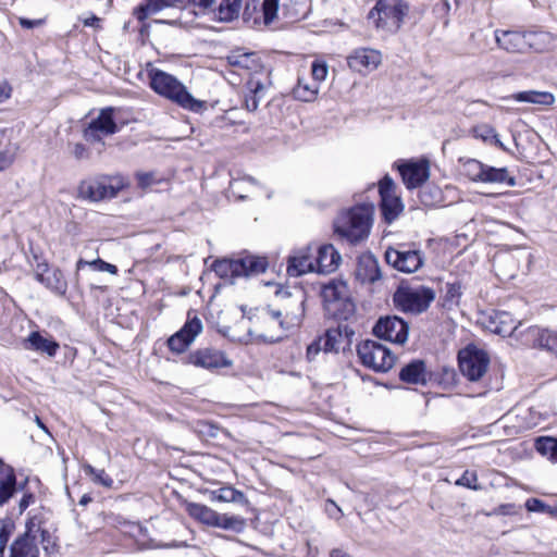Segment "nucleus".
Wrapping results in <instances>:
<instances>
[{
	"label": "nucleus",
	"instance_id": "32",
	"mask_svg": "<svg viewBox=\"0 0 557 557\" xmlns=\"http://www.w3.org/2000/svg\"><path fill=\"white\" fill-rule=\"evenodd\" d=\"M429 383L443 388H450L457 384V373L453 367L443 366L436 370H430Z\"/></svg>",
	"mask_w": 557,
	"mask_h": 557
},
{
	"label": "nucleus",
	"instance_id": "7",
	"mask_svg": "<svg viewBox=\"0 0 557 557\" xmlns=\"http://www.w3.org/2000/svg\"><path fill=\"white\" fill-rule=\"evenodd\" d=\"M385 262L403 273H414L424 264V253L416 248L414 243H401L388 246L384 252Z\"/></svg>",
	"mask_w": 557,
	"mask_h": 557
},
{
	"label": "nucleus",
	"instance_id": "36",
	"mask_svg": "<svg viewBox=\"0 0 557 557\" xmlns=\"http://www.w3.org/2000/svg\"><path fill=\"white\" fill-rule=\"evenodd\" d=\"M535 450L552 462H557V437L539 436L534 440Z\"/></svg>",
	"mask_w": 557,
	"mask_h": 557
},
{
	"label": "nucleus",
	"instance_id": "21",
	"mask_svg": "<svg viewBox=\"0 0 557 557\" xmlns=\"http://www.w3.org/2000/svg\"><path fill=\"white\" fill-rule=\"evenodd\" d=\"M347 284L341 278H331L327 283L321 284L320 297L322 299L324 311L329 305H335L344 298Z\"/></svg>",
	"mask_w": 557,
	"mask_h": 557
},
{
	"label": "nucleus",
	"instance_id": "60",
	"mask_svg": "<svg viewBox=\"0 0 557 557\" xmlns=\"http://www.w3.org/2000/svg\"><path fill=\"white\" fill-rule=\"evenodd\" d=\"M329 74L326 62L320 58H315V81H324Z\"/></svg>",
	"mask_w": 557,
	"mask_h": 557
},
{
	"label": "nucleus",
	"instance_id": "38",
	"mask_svg": "<svg viewBox=\"0 0 557 557\" xmlns=\"http://www.w3.org/2000/svg\"><path fill=\"white\" fill-rule=\"evenodd\" d=\"M215 528L242 533L246 529V519L240 516L219 513Z\"/></svg>",
	"mask_w": 557,
	"mask_h": 557
},
{
	"label": "nucleus",
	"instance_id": "57",
	"mask_svg": "<svg viewBox=\"0 0 557 557\" xmlns=\"http://www.w3.org/2000/svg\"><path fill=\"white\" fill-rule=\"evenodd\" d=\"M294 97L300 101H311L313 97V90L309 85H301L300 83L293 90Z\"/></svg>",
	"mask_w": 557,
	"mask_h": 557
},
{
	"label": "nucleus",
	"instance_id": "28",
	"mask_svg": "<svg viewBox=\"0 0 557 557\" xmlns=\"http://www.w3.org/2000/svg\"><path fill=\"white\" fill-rule=\"evenodd\" d=\"M418 198L420 203L426 208L443 206L445 200L441 187L434 183H424L419 187Z\"/></svg>",
	"mask_w": 557,
	"mask_h": 557
},
{
	"label": "nucleus",
	"instance_id": "43",
	"mask_svg": "<svg viewBox=\"0 0 557 557\" xmlns=\"http://www.w3.org/2000/svg\"><path fill=\"white\" fill-rule=\"evenodd\" d=\"M83 470L85 474L89 475L95 484L104 486L107 488H111L113 485L112 478L106 473L103 469H96L89 463L83 465Z\"/></svg>",
	"mask_w": 557,
	"mask_h": 557
},
{
	"label": "nucleus",
	"instance_id": "9",
	"mask_svg": "<svg viewBox=\"0 0 557 557\" xmlns=\"http://www.w3.org/2000/svg\"><path fill=\"white\" fill-rule=\"evenodd\" d=\"M457 360L461 374L470 382L480 381L491 361L488 352L472 343L458 351Z\"/></svg>",
	"mask_w": 557,
	"mask_h": 557
},
{
	"label": "nucleus",
	"instance_id": "42",
	"mask_svg": "<svg viewBox=\"0 0 557 557\" xmlns=\"http://www.w3.org/2000/svg\"><path fill=\"white\" fill-rule=\"evenodd\" d=\"M475 136L481 138L483 141L496 146L505 152H509V149L499 139L496 129L487 124H484L475 128Z\"/></svg>",
	"mask_w": 557,
	"mask_h": 557
},
{
	"label": "nucleus",
	"instance_id": "51",
	"mask_svg": "<svg viewBox=\"0 0 557 557\" xmlns=\"http://www.w3.org/2000/svg\"><path fill=\"white\" fill-rule=\"evenodd\" d=\"M520 510L521 507L517 506L516 504H500L499 506L495 507L492 511L486 512V516H513L518 515Z\"/></svg>",
	"mask_w": 557,
	"mask_h": 557
},
{
	"label": "nucleus",
	"instance_id": "41",
	"mask_svg": "<svg viewBox=\"0 0 557 557\" xmlns=\"http://www.w3.org/2000/svg\"><path fill=\"white\" fill-rule=\"evenodd\" d=\"M249 85V94L245 96V107L248 111L253 112L258 109L261 94L264 90V86L261 82L250 81Z\"/></svg>",
	"mask_w": 557,
	"mask_h": 557
},
{
	"label": "nucleus",
	"instance_id": "26",
	"mask_svg": "<svg viewBox=\"0 0 557 557\" xmlns=\"http://www.w3.org/2000/svg\"><path fill=\"white\" fill-rule=\"evenodd\" d=\"M404 202L400 196L397 195L384 197L379 201V210L382 221L388 225L398 219L400 213L404 211Z\"/></svg>",
	"mask_w": 557,
	"mask_h": 557
},
{
	"label": "nucleus",
	"instance_id": "27",
	"mask_svg": "<svg viewBox=\"0 0 557 557\" xmlns=\"http://www.w3.org/2000/svg\"><path fill=\"white\" fill-rule=\"evenodd\" d=\"M355 314L356 304L350 297H344L337 304L329 305V308L325 311V315L342 324H344L343 322H348L350 319L355 318Z\"/></svg>",
	"mask_w": 557,
	"mask_h": 557
},
{
	"label": "nucleus",
	"instance_id": "61",
	"mask_svg": "<svg viewBox=\"0 0 557 557\" xmlns=\"http://www.w3.org/2000/svg\"><path fill=\"white\" fill-rule=\"evenodd\" d=\"M71 153L76 160L87 159L89 153L84 144L77 143L72 146Z\"/></svg>",
	"mask_w": 557,
	"mask_h": 557
},
{
	"label": "nucleus",
	"instance_id": "58",
	"mask_svg": "<svg viewBox=\"0 0 557 557\" xmlns=\"http://www.w3.org/2000/svg\"><path fill=\"white\" fill-rule=\"evenodd\" d=\"M319 26L321 28L315 30V35H318L320 33L332 32L333 27L348 28V25L345 24L344 22H342L338 18H335V20H324V21L321 22V24Z\"/></svg>",
	"mask_w": 557,
	"mask_h": 557
},
{
	"label": "nucleus",
	"instance_id": "30",
	"mask_svg": "<svg viewBox=\"0 0 557 557\" xmlns=\"http://www.w3.org/2000/svg\"><path fill=\"white\" fill-rule=\"evenodd\" d=\"M481 183L490 184H506L507 186L513 187L517 184L516 177L509 175L507 168H495L492 165H484L482 172Z\"/></svg>",
	"mask_w": 557,
	"mask_h": 557
},
{
	"label": "nucleus",
	"instance_id": "4",
	"mask_svg": "<svg viewBox=\"0 0 557 557\" xmlns=\"http://www.w3.org/2000/svg\"><path fill=\"white\" fill-rule=\"evenodd\" d=\"M435 296V290L431 287L423 285L412 287L403 281L393 294V304L404 313L420 314L429 309Z\"/></svg>",
	"mask_w": 557,
	"mask_h": 557
},
{
	"label": "nucleus",
	"instance_id": "3",
	"mask_svg": "<svg viewBox=\"0 0 557 557\" xmlns=\"http://www.w3.org/2000/svg\"><path fill=\"white\" fill-rule=\"evenodd\" d=\"M409 11L410 4L407 0H375L367 20L374 29L394 35L403 28Z\"/></svg>",
	"mask_w": 557,
	"mask_h": 557
},
{
	"label": "nucleus",
	"instance_id": "13",
	"mask_svg": "<svg viewBox=\"0 0 557 557\" xmlns=\"http://www.w3.org/2000/svg\"><path fill=\"white\" fill-rule=\"evenodd\" d=\"M202 331V322L198 317L189 318L183 327L168 339V347L172 352L183 354L193 344Z\"/></svg>",
	"mask_w": 557,
	"mask_h": 557
},
{
	"label": "nucleus",
	"instance_id": "14",
	"mask_svg": "<svg viewBox=\"0 0 557 557\" xmlns=\"http://www.w3.org/2000/svg\"><path fill=\"white\" fill-rule=\"evenodd\" d=\"M382 61L381 52L371 48H358L347 58L348 66L358 73L374 71Z\"/></svg>",
	"mask_w": 557,
	"mask_h": 557
},
{
	"label": "nucleus",
	"instance_id": "56",
	"mask_svg": "<svg viewBox=\"0 0 557 557\" xmlns=\"http://www.w3.org/2000/svg\"><path fill=\"white\" fill-rule=\"evenodd\" d=\"M324 511L329 518L339 520L343 517L341 507L332 499H326L324 503Z\"/></svg>",
	"mask_w": 557,
	"mask_h": 557
},
{
	"label": "nucleus",
	"instance_id": "29",
	"mask_svg": "<svg viewBox=\"0 0 557 557\" xmlns=\"http://www.w3.org/2000/svg\"><path fill=\"white\" fill-rule=\"evenodd\" d=\"M239 276L262 274L269 267L265 257L246 256L237 259Z\"/></svg>",
	"mask_w": 557,
	"mask_h": 557
},
{
	"label": "nucleus",
	"instance_id": "22",
	"mask_svg": "<svg viewBox=\"0 0 557 557\" xmlns=\"http://www.w3.org/2000/svg\"><path fill=\"white\" fill-rule=\"evenodd\" d=\"M14 468L10 465L0 468V507L7 504L17 492Z\"/></svg>",
	"mask_w": 557,
	"mask_h": 557
},
{
	"label": "nucleus",
	"instance_id": "33",
	"mask_svg": "<svg viewBox=\"0 0 557 557\" xmlns=\"http://www.w3.org/2000/svg\"><path fill=\"white\" fill-rule=\"evenodd\" d=\"M46 288L58 296H64L67 290V282L59 268L51 269L40 282Z\"/></svg>",
	"mask_w": 557,
	"mask_h": 557
},
{
	"label": "nucleus",
	"instance_id": "62",
	"mask_svg": "<svg viewBox=\"0 0 557 557\" xmlns=\"http://www.w3.org/2000/svg\"><path fill=\"white\" fill-rule=\"evenodd\" d=\"M533 90H523L518 91L509 96V99H512L517 102H527L532 103Z\"/></svg>",
	"mask_w": 557,
	"mask_h": 557
},
{
	"label": "nucleus",
	"instance_id": "6",
	"mask_svg": "<svg viewBox=\"0 0 557 557\" xmlns=\"http://www.w3.org/2000/svg\"><path fill=\"white\" fill-rule=\"evenodd\" d=\"M356 350L361 364L374 372H388L397 360V357L387 346L373 339L360 342Z\"/></svg>",
	"mask_w": 557,
	"mask_h": 557
},
{
	"label": "nucleus",
	"instance_id": "12",
	"mask_svg": "<svg viewBox=\"0 0 557 557\" xmlns=\"http://www.w3.org/2000/svg\"><path fill=\"white\" fill-rule=\"evenodd\" d=\"M114 109L109 107L101 109L98 116L90 121L84 129V138L89 143H102L103 136H110L119 132V126L113 117Z\"/></svg>",
	"mask_w": 557,
	"mask_h": 557
},
{
	"label": "nucleus",
	"instance_id": "18",
	"mask_svg": "<svg viewBox=\"0 0 557 557\" xmlns=\"http://www.w3.org/2000/svg\"><path fill=\"white\" fill-rule=\"evenodd\" d=\"M429 374L425 360L414 358L400 368L398 377L405 384L425 386L429 383Z\"/></svg>",
	"mask_w": 557,
	"mask_h": 557
},
{
	"label": "nucleus",
	"instance_id": "34",
	"mask_svg": "<svg viewBox=\"0 0 557 557\" xmlns=\"http://www.w3.org/2000/svg\"><path fill=\"white\" fill-rule=\"evenodd\" d=\"M187 511L190 517L195 518L201 523L215 528L219 512H216L212 508L202 504L191 503L187 506Z\"/></svg>",
	"mask_w": 557,
	"mask_h": 557
},
{
	"label": "nucleus",
	"instance_id": "46",
	"mask_svg": "<svg viewBox=\"0 0 557 557\" xmlns=\"http://www.w3.org/2000/svg\"><path fill=\"white\" fill-rule=\"evenodd\" d=\"M253 53H232L227 57V62L233 67L251 70L255 66Z\"/></svg>",
	"mask_w": 557,
	"mask_h": 557
},
{
	"label": "nucleus",
	"instance_id": "39",
	"mask_svg": "<svg viewBox=\"0 0 557 557\" xmlns=\"http://www.w3.org/2000/svg\"><path fill=\"white\" fill-rule=\"evenodd\" d=\"M242 0H221L216 16L222 22H231L238 17Z\"/></svg>",
	"mask_w": 557,
	"mask_h": 557
},
{
	"label": "nucleus",
	"instance_id": "1",
	"mask_svg": "<svg viewBox=\"0 0 557 557\" xmlns=\"http://www.w3.org/2000/svg\"><path fill=\"white\" fill-rule=\"evenodd\" d=\"M374 205L371 202L356 203L342 209L333 220V232L342 240L356 246L364 242L373 225Z\"/></svg>",
	"mask_w": 557,
	"mask_h": 557
},
{
	"label": "nucleus",
	"instance_id": "59",
	"mask_svg": "<svg viewBox=\"0 0 557 557\" xmlns=\"http://www.w3.org/2000/svg\"><path fill=\"white\" fill-rule=\"evenodd\" d=\"M34 267V275L37 282H41L47 273H50L51 268L46 260L38 261Z\"/></svg>",
	"mask_w": 557,
	"mask_h": 557
},
{
	"label": "nucleus",
	"instance_id": "63",
	"mask_svg": "<svg viewBox=\"0 0 557 557\" xmlns=\"http://www.w3.org/2000/svg\"><path fill=\"white\" fill-rule=\"evenodd\" d=\"M138 185L141 188H146L153 183V174L152 173H137L136 174Z\"/></svg>",
	"mask_w": 557,
	"mask_h": 557
},
{
	"label": "nucleus",
	"instance_id": "15",
	"mask_svg": "<svg viewBox=\"0 0 557 557\" xmlns=\"http://www.w3.org/2000/svg\"><path fill=\"white\" fill-rule=\"evenodd\" d=\"M33 520L26 523L25 533L17 536L9 547V557H39L38 537L33 533Z\"/></svg>",
	"mask_w": 557,
	"mask_h": 557
},
{
	"label": "nucleus",
	"instance_id": "45",
	"mask_svg": "<svg viewBox=\"0 0 557 557\" xmlns=\"http://www.w3.org/2000/svg\"><path fill=\"white\" fill-rule=\"evenodd\" d=\"M85 265L90 267L91 269L100 272H108L110 274H116L117 268L116 265L109 263L100 258L92 260V261H86L84 259H79L76 263V270L79 271Z\"/></svg>",
	"mask_w": 557,
	"mask_h": 557
},
{
	"label": "nucleus",
	"instance_id": "48",
	"mask_svg": "<svg viewBox=\"0 0 557 557\" xmlns=\"http://www.w3.org/2000/svg\"><path fill=\"white\" fill-rule=\"evenodd\" d=\"M484 165L483 162L476 159H468L463 162V173L469 180L481 182Z\"/></svg>",
	"mask_w": 557,
	"mask_h": 557
},
{
	"label": "nucleus",
	"instance_id": "44",
	"mask_svg": "<svg viewBox=\"0 0 557 557\" xmlns=\"http://www.w3.org/2000/svg\"><path fill=\"white\" fill-rule=\"evenodd\" d=\"M462 296V284L461 281L455 280L454 282H447L445 284L444 302L448 305H459V300Z\"/></svg>",
	"mask_w": 557,
	"mask_h": 557
},
{
	"label": "nucleus",
	"instance_id": "64",
	"mask_svg": "<svg viewBox=\"0 0 557 557\" xmlns=\"http://www.w3.org/2000/svg\"><path fill=\"white\" fill-rule=\"evenodd\" d=\"M13 154L8 151L0 152V172L8 169L13 163Z\"/></svg>",
	"mask_w": 557,
	"mask_h": 557
},
{
	"label": "nucleus",
	"instance_id": "20",
	"mask_svg": "<svg viewBox=\"0 0 557 557\" xmlns=\"http://www.w3.org/2000/svg\"><path fill=\"white\" fill-rule=\"evenodd\" d=\"M495 40L499 48L511 53L525 52L524 30H503L494 32Z\"/></svg>",
	"mask_w": 557,
	"mask_h": 557
},
{
	"label": "nucleus",
	"instance_id": "55",
	"mask_svg": "<svg viewBox=\"0 0 557 557\" xmlns=\"http://www.w3.org/2000/svg\"><path fill=\"white\" fill-rule=\"evenodd\" d=\"M554 102L555 97L552 92L533 90L532 103L552 106Z\"/></svg>",
	"mask_w": 557,
	"mask_h": 557
},
{
	"label": "nucleus",
	"instance_id": "31",
	"mask_svg": "<svg viewBox=\"0 0 557 557\" xmlns=\"http://www.w3.org/2000/svg\"><path fill=\"white\" fill-rule=\"evenodd\" d=\"M308 272H313V259L307 252H297L288 257L287 274L289 276H300Z\"/></svg>",
	"mask_w": 557,
	"mask_h": 557
},
{
	"label": "nucleus",
	"instance_id": "16",
	"mask_svg": "<svg viewBox=\"0 0 557 557\" xmlns=\"http://www.w3.org/2000/svg\"><path fill=\"white\" fill-rule=\"evenodd\" d=\"M355 278L361 284H374L382 278L379 260L371 251L358 257Z\"/></svg>",
	"mask_w": 557,
	"mask_h": 557
},
{
	"label": "nucleus",
	"instance_id": "40",
	"mask_svg": "<svg viewBox=\"0 0 557 557\" xmlns=\"http://www.w3.org/2000/svg\"><path fill=\"white\" fill-rule=\"evenodd\" d=\"M212 270L222 278L239 276L237 260H215Z\"/></svg>",
	"mask_w": 557,
	"mask_h": 557
},
{
	"label": "nucleus",
	"instance_id": "47",
	"mask_svg": "<svg viewBox=\"0 0 557 557\" xmlns=\"http://www.w3.org/2000/svg\"><path fill=\"white\" fill-rule=\"evenodd\" d=\"M280 0H263L261 3L260 15L255 17V22L262 17L265 25L271 24L276 17Z\"/></svg>",
	"mask_w": 557,
	"mask_h": 557
},
{
	"label": "nucleus",
	"instance_id": "11",
	"mask_svg": "<svg viewBox=\"0 0 557 557\" xmlns=\"http://www.w3.org/2000/svg\"><path fill=\"white\" fill-rule=\"evenodd\" d=\"M394 168L409 190L421 187L430 177V162L426 158L399 160L394 163Z\"/></svg>",
	"mask_w": 557,
	"mask_h": 557
},
{
	"label": "nucleus",
	"instance_id": "50",
	"mask_svg": "<svg viewBox=\"0 0 557 557\" xmlns=\"http://www.w3.org/2000/svg\"><path fill=\"white\" fill-rule=\"evenodd\" d=\"M379 195H380V199H382L384 197L396 196L395 195V183L388 174H385L379 182Z\"/></svg>",
	"mask_w": 557,
	"mask_h": 557
},
{
	"label": "nucleus",
	"instance_id": "35",
	"mask_svg": "<svg viewBox=\"0 0 557 557\" xmlns=\"http://www.w3.org/2000/svg\"><path fill=\"white\" fill-rule=\"evenodd\" d=\"M525 51H544L550 44V35L543 30H524Z\"/></svg>",
	"mask_w": 557,
	"mask_h": 557
},
{
	"label": "nucleus",
	"instance_id": "54",
	"mask_svg": "<svg viewBox=\"0 0 557 557\" xmlns=\"http://www.w3.org/2000/svg\"><path fill=\"white\" fill-rule=\"evenodd\" d=\"M356 332L352 327H350L348 324H344L343 327V339H341L342 350L343 352L351 351V345H352V338L355 336Z\"/></svg>",
	"mask_w": 557,
	"mask_h": 557
},
{
	"label": "nucleus",
	"instance_id": "17",
	"mask_svg": "<svg viewBox=\"0 0 557 557\" xmlns=\"http://www.w3.org/2000/svg\"><path fill=\"white\" fill-rule=\"evenodd\" d=\"M188 363L207 370L231 366L225 355L216 349L201 348L188 355Z\"/></svg>",
	"mask_w": 557,
	"mask_h": 557
},
{
	"label": "nucleus",
	"instance_id": "25",
	"mask_svg": "<svg viewBox=\"0 0 557 557\" xmlns=\"http://www.w3.org/2000/svg\"><path fill=\"white\" fill-rule=\"evenodd\" d=\"M60 345L51 337H44L39 332H32L24 341V348L45 352L50 357L55 356Z\"/></svg>",
	"mask_w": 557,
	"mask_h": 557
},
{
	"label": "nucleus",
	"instance_id": "24",
	"mask_svg": "<svg viewBox=\"0 0 557 557\" xmlns=\"http://www.w3.org/2000/svg\"><path fill=\"white\" fill-rule=\"evenodd\" d=\"M168 7L185 8V0H146L145 4L135 8L134 15L138 21L144 22L150 14H156Z\"/></svg>",
	"mask_w": 557,
	"mask_h": 557
},
{
	"label": "nucleus",
	"instance_id": "2",
	"mask_svg": "<svg viewBox=\"0 0 557 557\" xmlns=\"http://www.w3.org/2000/svg\"><path fill=\"white\" fill-rule=\"evenodd\" d=\"M148 77L149 85L156 94L178 107L196 113L206 108V102L194 98L175 76L159 69H151L148 71Z\"/></svg>",
	"mask_w": 557,
	"mask_h": 557
},
{
	"label": "nucleus",
	"instance_id": "10",
	"mask_svg": "<svg viewBox=\"0 0 557 557\" xmlns=\"http://www.w3.org/2000/svg\"><path fill=\"white\" fill-rule=\"evenodd\" d=\"M409 331V323L404 318L385 314L376 319L371 333L377 339L403 346L408 341Z\"/></svg>",
	"mask_w": 557,
	"mask_h": 557
},
{
	"label": "nucleus",
	"instance_id": "19",
	"mask_svg": "<svg viewBox=\"0 0 557 557\" xmlns=\"http://www.w3.org/2000/svg\"><path fill=\"white\" fill-rule=\"evenodd\" d=\"M342 262V255L332 244L319 246L315 255V274H331Z\"/></svg>",
	"mask_w": 557,
	"mask_h": 557
},
{
	"label": "nucleus",
	"instance_id": "49",
	"mask_svg": "<svg viewBox=\"0 0 557 557\" xmlns=\"http://www.w3.org/2000/svg\"><path fill=\"white\" fill-rule=\"evenodd\" d=\"M478 474L475 471L466 470L462 475L456 481V485L463 486L473 491H480L482 486L476 484Z\"/></svg>",
	"mask_w": 557,
	"mask_h": 557
},
{
	"label": "nucleus",
	"instance_id": "53",
	"mask_svg": "<svg viewBox=\"0 0 557 557\" xmlns=\"http://www.w3.org/2000/svg\"><path fill=\"white\" fill-rule=\"evenodd\" d=\"M524 507L529 512H540V513H545V510L550 509L549 505H547L542 499L535 498V497L528 498L524 504Z\"/></svg>",
	"mask_w": 557,
	"mask_h": 557
},
{
	"label": "nucleus",
	"instance_id": "52",
	"mask_svg": "<svg viewBox=\"0 0 557 557\" xmlns=\"http://www.w3.org/2000/svg\"><path fill=\"white\" fill-rule=\"evenodd\" d=\"M13 525L4 521H0V557H4V550L12 535Z\"/></svg>",
	"mask_w": 557,
	"mask_h": 557
},
{
	"label": "nucleus",
	"instance_id": "23",
	"mask_svg": "<svg viewBox=\"0 0 557 557\" xmlns=\"http://www.w3.org/2000/svg\"><path fill=\"white\" fill-rule=\"evenodd\" d=\"M344 324L338 323L336 327H330L323 336L315 338V354L321 349L324 352H338L341 339H343Z\"/></svg>",
	"mask_w": 557,
	"mask_h": 557
},
{
	"label": "nucleus",
	"instance_id": "37",
	"mask_svg": "<svg viewBox=\"0 0 557 557\" xmlns=\"http://www.w3.org/2000/svg\"><path fill=\"white\" fill-rule=\"evenodd\" d=\"M211 499L223 503L247 504L245 494L232 486H223L211 492Z\"/></svg>",
	"mask_w": 557,
	"mask_h": 557
},
{
	"label": "nucleus",
	"instance_id": "8",
	"mask_svg": "<svg viewBox=\"0 0 557 557\" xmlns=\"http://www.w3.org/2000/svg\"><path fill=\"white\" fill-rule=\"evenodd\" d=\"M122 188L123 183L119 177L101 175L82 181L77 188V196L83 200L97 202L114 198Z\"/></svg>",
	"mask_w": 557,
	"mask_h": 557
},
{
	"label": "nucleus",
	"instance_id": "5",
	"mask_svg": "<svg viewBox=\"0 0 557 557\" xmlns=\"http://www.w3.org/2000/svg\"><path fill=\"white\" fill-rule=\"evenodd\" d=\"M510 336L532 349L545 351L557 358V327L530 325L524 327L521 322L509 332Z\"/></svg>",
	"mask_w": 557,
	"mask_h": 557
}]
</instances>
